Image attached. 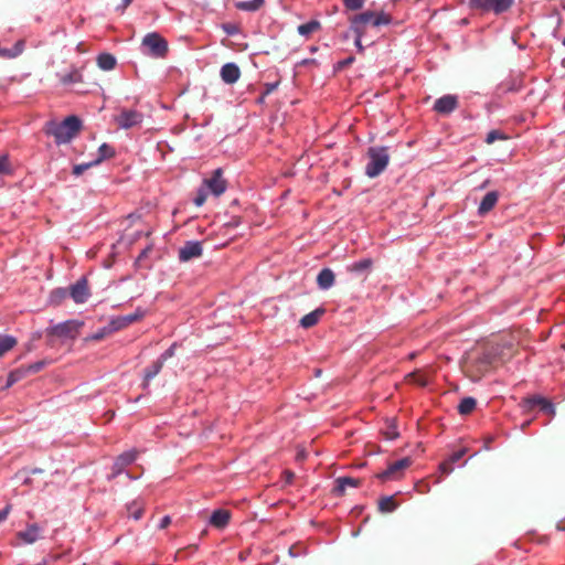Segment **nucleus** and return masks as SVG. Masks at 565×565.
I'll list each match as a JSON object with an SVG mask.
<instances>
[{
    "label": "nucleus",
    "instance_id": "nucleus-1",
    "mask_svg": "<svg viewBox=\"0 0 565 565\" xmlns=\"http://www.w3.org/2000/svg\"><path fill=\"white\" fill-rule=\"evenodd\" d=\"M79 129L81 120L76 116H68L62 122L51 120L45 126V132L53 136L57 145L70 142Z\"/></svg>",
    "mask_w": 565,
    "mask_h": 565
},
{
    "label": "nucleus",
    "instance_id": "nucleus-2",
    "mask_svg": "<svg viewBox=\"0 0 565 565\" xmlns=\"http://www.w3.org/2000/svg\"><path fill=\"white\" fill-rule=\"evenodd\" d=\"M370 161L366 164L365 173L370 178L381 174L388 164L390 156L385 147H372L367 151Z\"/></svg>",
    "mask_w": 565,
    "mask_h": 565
},
{
    "label": "nucleus",
    "instance_id": "nucleus-3",
    "mask_svg": "<svg viewBox=\"0 0 565 565\" xmlns=\"http://www.w3.org/2000/svg\"><path fill=\"white\" fill-rule=\"evenodd\" d=\"M142 52L152 57H163L168 52L167 41L158 33H148L141 43Z\"/></svg>",
    "mask_w": 565,
    "mask_h": 565
},
{
    "label": "nucleus",
    "instance_id": "nucleus-4",
    "mask_svg": "<svg viewBox=\"0 0 565 565\" xmlns=\"http://www.w3.org/2000/svg\"><path fill=\"white\" fill-rule=\"evenodd\" d=\"M514 0H469V7L483 12L500 14L505 12L513 4Z\"/></svg>",
    "mask_w": 565,
    "mask_h": 565
},
{
    "label": "nucleus",
    "instance_id": "nucleus-5",
    "mask_svg": "<svg viewBox=\"0 0 565 565\" xmlns=\"http://www.w3.org/2000/svg\"><path fill=\"white\" fill-rule=\"evenodd\" d=\"M349 22L350 30L354 33V35L363 38L366 32V26L369 24L374 26V11L366 10L354 14L349 18Z\"/></svg>",
    "mask_w": 565,
    "mask_h": 565
},
{
    "label": "nucleus",
    "instance_id": "nucleus-6",
    "mask_svg": "<svg viewBox=\"0 0 565 565\" xmlns=\"http://www.w3.org/2000/svg\"><path fill=\"white\" fill-rule=\"evenodd\" d=\"M82 326L83 322L77 320H67L53 326L49 333L61 339H75Z\"/></svg>",
    "mask_w": 565,
    "mask_h": 565
},
{
    "label": "nucleus",
    "instance_id": "nucleus-7",
    "mask_svg": "<svg viewBox=\"0 0 565 565\" xmlns=\"http://www.w3.org/2000/svg\"><path fill=\"white\" fill-rule=\"evenodd\" d=\"M143 116L141 113L134 109L122 108L115 117V121L121 129H129L137 127L142 122Z\"/></svg>",
    "mask_w": 565,
    "mask_h": 565
},
{
    "label": "nucleus",
    "instance_id": "nucleus-8",
    "mask_svg": "<svg viewBox=\"0 0 565 565\" xmlns=\"http://www.w3.org/2000/svg\"><path fill=\"white\" fill-rule=\"evenodd\" d=\"M412 465L411 458H403L391 463L387 469L379 475L382 480L398 479L405 469Z\"/></svg>",
    "mask_w": 565,
    "mask_h": 565
},
{
    "label": "nucleus",
    "instance_id": "nucleus-9",
    "mask_svg": "<svg viewBox=\"0 0 565 565\" xmlns=\"http://www.w3.org/2000/svg\"><path fill=\"white\" fill-rule=\"evenodd\" d=\"M204 188L216 196L226 190L225 180L222 178V169H216L211 178L204 180Z\"/></svg>",
    "mask_w": 565,
    "mask_h": 565
},
{
    "label": "nucleus",
    "instance_id": "nucleus-10",
    "mask_svg": "<svg viewBox=\"0 0 565 565\" xmlns=\"http://www.w3.org/2000/svg\"><path fill=\"white\" fill-rule=\"evenodd\" d=\"M70 295L76 303H84L89 297V290L85 278L79 279L70 288Z\"/></svg>",
    "mask_w": 565,
    "mask_h": 565
},
{
    "label": "nucleus",
    "instance_id": "nucleus-11",
    "mask_svg": "<svg viewBox=\"0 0 565 565\" xmlns=\"http://www.w3.org/2000/svg\"><path fill=\"white\" fill-rule=\"evenodd\" d=\"M202 245L198 241L186 242L183 247L179 250V258L182 262H188L192 258L199 257L202 255Z\"/></svg>",
    "mask_w": 565,
    "mask_h": 565
},
{
    "label": "nucleus",
    "instance_id": "nucleus-12",
    "mask_svg": "<svg viewBox=\"0 0 565 565\" xmlns=\"http://www.w3.org/2000/svg\"><path fill=\"white\" fill-rule=\"evenodd\" d=\"M142 316V312L139 310L135 313L120 316L117 318H114L109 323V331H118L120 329L126 328L127 326L134 323Z\"/></svg>",
    "mask_w": 565,
    "mask_h": 565
},
{
    "label": "nucleus",
    "instance_id": "nucleus-13",
    "mask_svg": "<svg viewBox=\"0 0 565 565\" xmlns=\"http://www.w3.org/2000/svg\"><path fill=\"white\" fill-rule=\"evenodd\" d=\"M457 97L454 95H445L435 102L434 109L440 114H449L457 107Z\"/></svg>",
    "mask_w": 565,
    "mask_h": 565
},
{
    "label": "nucleus",
    "instance_id": "nucleus-14",
    "mask_svg": "<svg viewBox=\"0 0 565 565\" xmlns=\"http://www.w3.org/2000/svg\"><path fill=\"white\" fill-rule=\"evenodd\" d=\"M241 76L239 67L235 63H227L221 68V78L226 84H234Z\"/></svg>",
    "mask_w": 565,
    "mask_h": 565
},
{
    "label": "nucleus",
    "instance_id": "nucleus-15",
    "mask_svg": "<svg viewBox=\"0 0 565 565\" xmlns=\"http://www.w3.org/2000/svg\"><path fill=\"white\" fill-rule=\"evenodd\" d=\"M18 537L25 544H33L41 537V527L38 524H30L18 533Z\"/></svg>",
    "mask_w": 565,
    "mask_h": 565
},
{
    "label": "nucleus",
    "instance_id": "nucleus-16",
    "mask_svg": "<svg viewBox=\"0 0 565 565\" xmlns=\"http://www.w3.org/2000/svg\"><path fill=\"white\" fill-rule=\"evenodd\" d=\"M499 194L497 191L488 192L480 202V205L478 207L479 215H486L488 212H490L497 204Z\"/></svg>",
    "mask_w": 565,
    "mask_h": 565
},
{
    "label": "nucleus",
    "instance_id": "nucleus-17",
    "mask_svg": "<svg viewBox=\"0 0 565 565\" xmlns=\"http://www.w3.org/2000/svg\"><path fill=\"white\" fill-rule=\"evenodd\" d=\"M317 284L322 290L331 288L334 284V273L330 268H323L318 274Z\"/></svg>",
    "mask_w": 565,
    "mask_h": 565
},
{
    "label": "nucleus",
    "instance_id": "nucleus-18",
    "mask_svg": "<svg viewBox=\"0 0 565 565\" xmlns=\"http://www.w3.org/2000/svg\"><path fill=\"white\" fill-rule=\"evenodd\" d=\"M230 516V512L226 510H215L210 518V523L215 527L222 529L228 523Z\"/></svg>",
    "mask_w": 565,
    "mask_h": 565
},
{
    "label": "nucleus",
    "instance_id": "nucleus-19",
    "mask_svg": "<svg viewBox=\"0 0 565 565\" xmlns=\"http://www.w3.org/2000/svg\"><path fill=\"white\" fill-rule=\"evenodd\" d=\"M324 310L319 308V309H316L311 312H309L308 315L303 316L300 320V326L303 327V328H311L313 327L315 324L318 323L319 319L321 318V316L323 315Z\"/></svg>",
    "mask_w": 565,
    "mask_h": 565
},
{
    "label": "nucleus",
    "instance_id": "nucleus-20",
    "mask_svg": "<svg viewBox=\"0 0 565 565\" xmlns=\"http://www.w3.org/2000/svg\"><path fill=\"white\" fill-rule=\"evenodd\" d=\"M495 360V353L493 349L487 350L482 353V355L478 359V371L486 372L489 366L493 364Z\"/></svg>",
    "mask_w": 565,
    "mask_h": 565
},
{
    "label": "nucleus",
    "instance_id": "nucleus-21",
    "mask_svg": "<svg viewBox=\"0 0 565 565\" xmlns=\"http://www.w3.org/2000/svg\"><path fill=\"white\" fill-rule=\"evenodd\" d=\"M359 484V480L350 477L339 478L337 479V486L334 488V493L337 495H342L345 492L348 487L355 488Z\"/></svg>",
    "mask_w": 565,
    "mask_h": 565
},
{
    "label": "nucleus",
    "instance_id": "nucleus-22",
    "mask_svg": "<svg viewBox=\"0 0 565 565\" xmlns=\"http://www.w3.org/2000/svg\"><path fill=\"white\" fill-rule=\"evenodd\" d=\"M24 50V42L18 41L12 49L0 47V56L6 58H14L19 56Z\"/></svg>",
    "mask_w": 565,
    "mask_h": 565
},
{
    "label": "nucleus",
    "instance_id": "nucleus-23",
    "mask_svg": "<svg viewBox=\"0 0 565 565\" xmlns=\"http://www.w3.org/2000/svg\"><path fill=\"white\" fill-rule=\"evenodd\" d=\"M98 66L104 71H110L116 66V58L111 54L103 53L97 57Z\"/></svg>",
    "mask_w": 565,
    "mask_h": 565
},
{
    "label": "nucleus",
    "instance_id": "nucleus-24",
    "mask_svg": "<svg viewBox=\"0 0 565 565\" xmlns=\"http://www.w3.org/2000/svg\"><path fill=\"white\" fill-rule=\"evenodd\" d=\"M320 29V22L317 20H311L307 23L300 24L298 26V33L305 38H308L313 32Z\"/></svg>",
    "mask_w": 565,
    "mask_h": 565
},
{
    "label": "nucleus",
    "instance_id": "nucleus-25",
    "mask_svg": "<svg viewBox=\"0 0 565 565\" xmlns=\"http://www.w3.org/2000/svg\"><path fill=\"white\" fill-rule=\"evenodd\" d=\"M162 365H163L162 361L157 360L149 367L146 369V371H145V382H143V386L145 387L161 371Z\"/></svg>",
    "mask_w": 565,
    "mask_h": 565
},
{
    "label": "nucleus",
    "instance_id": "nucleus-26",
    "mask_svg": "<svg viewBox=\"0 0 565 565\" xmlns=\"http://www.w3.org/2000/svg\"><path fill=\"white\" fill-rule=\"evenodd\" d=\"M372 266V260L369 258L361 259L348 266V270L355 274L367 271Z\"/></svg>",
    "mask_w": 565,
    "mask_h": 565
},
{
    "label": "nucleus",
    "instance_id": "nucleus-27",
    "mask_svg": "<svg viewBox=\"0 0 565 565\" xmlns=\"http://www.w3.org/2000/svg\"><path fill=\"white\" fill-rule=\"evenodd\" d=\"M264 3V0H249V1H238L235 7L243 11H257Z\"/></svg>",
    "mask_w": 565,
    "mask_h": 565
},
{
    "label": "nucleus",
    "instance_id": "nucleus-28",
    "mask_svg": "<svg viewBox=\"0 0 565 565\" xmlns=\"http://www.w3.org/2000/svg\"><path fill=\"white\" fill-rule=\"evenodd\" d=\"M17 344V339L12 335H3L0 338V358L13 349Z\"/></svg>",
    "mask_w": 565,
    "mask_h": 565
},
{
    "label": "nucleus",
    "instance_id": "nucleus-29",
    "mask_svg": "<svg viewBox=\"0 0 565 565\" xmlns=\"http://www.w3.org/2000/svg\"><path fill=\"white\" fill-rule=\"evenodd\" d=\"M476 405L477 402L473 397H465L458 406V412L461 415H468L475 409Z\"/></svg>",
    "mask_w": 565,
    "mask_h": 565
},
{
    "label": "nucleus",
    "instance_id": "nucleus-30",
    "mask_svg": "<svg viewBox=\"0 0 565 565\" xmlns=\"http://www.w3.org/2000/svg\"><path fill=\"white\" fill-rule=\"evenodd\" d=\"M531 403L533 405H536V406H540L542 411L548 413V414H552L554 415V406L553 404L547 401L546 398L544 397H541V396H534L532 399H531Z\"/></svg>",
    "mask_w": 565,
    "mask_h": 565
},
{
    "label": "nucleus",
    "instance_id": "nucleus-31",
    "mask_svg": "<svg viewBox=\"0 0 565 565\" xmlns=\"http://www.w3.org/2000/svg\"><path fill=\"white\" fill-rule=\"evenodd\" d=\"M531 403L533 405H536V406H540L542 411L548 413V414H552L554 415V406L553 404L547 401L546 398L544 397H541V396H534L532 399H531Z\"/></svg>",
    "mask_w": 565,
    "mask_h": 565
},
{
    "label": "nucleus",
    "instance_id": "nucleus-32",
    "mask_svg": "<svg viewBox=\"0 0 565 565\" xmlns=\"http://www.w3.org/2000/svg\"><path fill=\"white\" fill-rule=\"evenodd\" d=\"M531 403L533 405H536V406H540L542 411L548 413V414H552L554 415V406L553 404L547 401L546 398L544 397H541V396H534L532 399H531Z\"/></svg>",
    "mask_w": 565,
    "mask_h": 565
},
{
    "label": "nucleus",
    "instance_id": "nucleus-33",
    "mask_svg": "<svg viewBox=\"0 0 565 565\" xmlns=\"http://www.w3.org/2000/svg\"><path fill=\"white\" fill-rule=\"evenodd\" d=\"M531 403L533 405H536V406H540L542 411L548 413V414H552L554 415V406L553 404L547 401L546 398L544 397H541V396H534L532 399H531Z\"/></svg>",
    "mask_w": 565,
    "mask_h": 565
},
{
    "label": "nucleus",
    "instance_id": "nucleus-34",
    "mask_svg": "<svg viewBox=\"0 0 565 565\" xmlns=\"http://www.w3.org/2000/svg\"><path fill=\"white\" fill-rule=\"evenodd\" d=\"M25 367L13 370L9 373L6 387L12 386L14 383L19 382L26 375Z\"/></svg>",
    "mask_w": 565,
    "mask_h": 565
},
{
    "label": "nucleus",
    "instance_id": "nucleus-35",
    "mask_svg": "<svg viewBox=\"0 0 565 565\" xmlns=\"http://www.w3.org/2000/svg\"><path fill=\"white\" fill-rule=\"evenodd\" d=\"M114 156V150L110 146H108L107 143H103L99 148H98V158L93 161V164H98L99 162H102L103 160L107 159V158H110Z\"/></svg>",
    "mask_w": 565,
    "mask_h": 565
},
{
    "label": "nucleus",
    "instance_id": "nucleus-36",
    "mask_svg": "<svg viewBox=\"0 0 565 565\" xmlns=\"http://www.w3.org/2000/svg\"><path fill=\"white\" fill-rule=\"evenodd\" d=\"M392 22V17L384 11L375 12L374 11V26L379 28L382 25H388Z\"/></svg>",
    "mask_w": 565,
    "mask_h": 565
},
{
    "label": "nucleus",
    "instance_id": "nucleus-37",
    "mask_svg": "<svg viewBox=\"0 0 565 565\" xmlns=\"http://www.w3.org/2000/svg\"><path fill=\"white\" fill-rule=\"evenodd\" d=\"M60 79L65 85L74 84L82 81V75L77 70H73L67 74L61 75Z\"/></svg>",
    "mask_w": 565,
    "mask_h": 565
},
{
    "label": "nucleus",
    "instance_id": "nucleus-38",
    "mask_svg": "<svg viewBox=\"0 0 565 565\" xmlns=\"http://www.w3.org/2000/svg\"><path fill=\"white\" fill-rule=\"evenodd\" d=\"M136 458H137V451L134 449L126 451L117 457V459H119V463L125 465L126 467L128 465L132 463L136 460Z\"/></svg>",
    "mask_w": 565,
    "mask_h": 565
},
{
    "label": "nucleus",
    "instance_id": "nucleus-39",
    "mask_svg": "<svg viewBox=\"0 0 565 565\" xmlns=\"http://www.w3.org/2000/svg\"><path fill=\"white\" fill-rule=\"evenodd\" d=\"M395 509H396V503H395L393 497H386L380 501V510L382 512H392Z\"/></svg>",
    "mask_w": 565,
    "mask_h": 565
},
{
    "label": "nucleus",
    "instance_id": "nucleus-40",
    "mask_svg": "<svg viewBox=\"0 0 565 565\" xmlns=\"http://www.w3.org/2000/svg\"><path fill=\"white\" fill-rule=\"evenodd\" d=\"M343 4L348 10L356 11L363 8L364 0H343Z\"/></svg>",
    "mask_w": 565,
    "mask_h": 565
},
{
    "label": "nucleus",
    "instance_id": "nucleus-41",
    "mask_svg": "<svg viewBox=\"0 0 565 565\" xmlns=\"http://www.w3.org/2000/svg\"><path fill=\"white\" fill-rule=\"evenodd\" d=\"M128 513L130 518L139 520L142 515V508L139 507L136 502H134L128 507Z\"/></svg>",
    "mask_w": 565,
    "mask_h": 565
},
{
    "label": "nucleus",
    "instance_id": "nucleus-42",
    "mask_svg": "<svg viewBox=\"0 0 565 565\" xmlns=\"http://www.w3.org/2000/svg\"><path fill=\"white\" fill-rule=\"evenodd\" d=\"M207 192H209V191H207L204 186H202V188L198 191V194H196V196L194 198V204H195L196 206H201V205H203V204L205 203L206 198H207Z\"/></svg>",
    "mask_w": 565,
    "mask_h": 565
},
{
    "label": "nucleus",
    "instance_id": "nucleus-43",
    "mask_svg": "<svg viewBox=\"0 0 565 565\" xmlns=\"http://www.w3.org/2000/svg\"><path fill=\"white\" fill-rule=\"evenodd\" d=\"M505 139V136L499 130H491L486 138L487 143H493L497 140Z\"/></svg>",
    "mask_w": 565,
    "mask_h": 565
},
{
    "label": "nucleus",
    "instance_id": "nucleus-44",
    "mask_svg": "<svg viewBox=\"0 0 565 565\" xmlns=\"http://www.w3.org/2000/svg\"><path fill=\"white\" fill-rule=\"evenodd\" d=\"M10 173H11V168L8 162V157H6V156L0 157V177L4 175V174H10Z\"/></svg>",
    "mask_w": 565,
    "mask_h": 565
},
{
    "label": "nucleus",
    "instance_id": "nucleus-45",
    "mask_svg": "<svg viewBox=\"0 0 565 565\" xmlns=\"http://www.w3.org/2000/svg\"><path fill=\"white\" fill-rule=\"evenodd\" d=\"M125 468H126V466L125 465H120L119 463V459H116L115 462H114V466H113V472L109 476V478H115L116 476L120 475L124 471Z\"/></svg>",
    "mask_w": 565,
    "mask_h": 565
},
{
    "label": "nucleus",
    "instance_id": "nucleus-46",
    "mask_svg": "<svg viewBox=\"0 0 565 565\" xmlns=\"http://www.w3.org/2000/svg\"><path fill=\"white\" fill-rule=\"evenodd\" d=\"M44 362L43 361H40V362H35L33 364H30L29 366L25 367L26 370V373H38L39 371H41L44 366Z\"/></svg>",
    "mask_w": 565,
    "mask_h": 565
},
{
    "label": "nucleus",
    "instance_id": "nucleus-47",
    "mask_svg": "<svg viewBox=\"0 0 565 565\" xmlns=\"http://www.w3.org/2000/svg\"><path fill=\"white\" fill-rule=\"evenodd\" d=\"M409 376L413 379L415 383H417L420 386H425L428 384V380L418 373H412L409 374Z\"/></svg>",
    "mask_w": 565,
    "mask_h": 565
},
{
    "label": "nucleus",
    "instance_id": "nucleus-48",
    "mask_svg": "<svg viewBox=\"0 0 565 565\" xmlns=\"http://www.w3.org/2000/svg\"><path fill=\"white\" fill-rule=\"evenodd\" d=\"M452 462L448 459L444 462L440 463L439 466V470L444 473V475H449L454 468H452Z\"/></svg>",
    "mask_w": 565,
    "mask_h": 565
},
{
    "label": "nucleus",
    "instance_id": "nucleus-49",
    "mask_svg": "<svg viewBox=\"0 0 565 565\" xmlns=\"http://www.w3.org/2000/svg\"><path fill=\"white\" fill-rule=\"evenodd\" d=\"M387 439H395L398 436L396 427L393 424H390L387 430L385 431Z\"/></svg>",
    "mask_w": 565,
    "mask_h": 565
},
{
    "label": "nucleus",
    "instance_id": "nucleus-50",
    "mask_svg": "<svg viewBox=\"0 0 565 565\" xmlns=\"http://www.w3.org/2000/svg\"><path fill=\"white\" fill-rule=\"evenodd\" d=\"M92 166H94L93 162L86 163V164L75 166L74 169H73V173L76 174V175H79L81 173H83L84 170H86L87 168H89Z\"/></svg>",
    "mask_w": 565,
    "mask_h": 565
},
{
    "label": "nucleus",
    "instance_id": "nucleus-51",
    "mask_svg": "<svg viewBox=\"0 0 565 565\" xmlns=\"http://www.w3.org/2000/svg\"><path fill=\"white\" fill-rule=\"evenodd\" d=\"M174 354V345L170 347L164 353L161 354V356L158 359L159 361H162V363L171 358Z\"/></svg>",
    "mask_w": 565,
    "mask_h": 565
},
{
    "label": "nucleus",
    "instance_id": "nucleus-52",
    "mask_svg": "<svg viewBox=\"0 0 565 565\" xmlns=\"http://www.w3.org/2000/svg\"><path fill=\"white\" fill-rule=\"evenodd\" d=\"M466 450L465 449H461V450H458L456 452H454L450 457H449V460L455 463L456 461L460 460L463 455H465Z\"/></svg>",
    "mask_w": 565,
    "mask_h": 565
},
{
    "label": "nucleus",
    "instance_id": "nucleus-53",
    "mask_svg": "<svg viewBox=\"0 0 565 565\" xmlns=\"http://www.w3.org/2000/svg\"><path fill=\"white\" fill-rule=\"evenodd\" d=\"M110 332H111V331H109V326H108L107 328L103 329L102 331H99V332L95 333V334L92 337V339H94V340H100V339H103V338H104V335H105V334L110 333Z\"/></svg>",
    "mask_w": 565,
    "mask_h": 565
},
{
    "label": "nucleus",
    "instance_id": "nucleus-54",
    "mask_svg": "<svg viewBox=\"0 0 565 565\" xmlns=\"http://www.w3.org/2000/svg\"><path fill=\"white\" fill-rule=\"evenodd\" d=\"M9 513H10V505H7L2 510H0V523L8 518Z\"/></svg>",
    "mask_w": 565,
    "mask_h": 565
},
{
    "label": "nucleus",
    "instance_id": "nucleus-55",
    "mask_svg": "<svg viewBox=\"0 0 565 565\" xmlns=\"http://www.w3.org/2000/svg\"><path fill=\"white\" fill-rule=\"evenodd\" d=\"M132 2V0H121V4H119L116 10L124 12L125 9Z\"/></svg>",
    "mask_w": 565,
    "mask_h": 565
},
{
    "label": "nucleus",
    "instance_id": "nucleus-56",
    "mask_svg": "<svg viewBox=\"0 0 565 565\" xmlns=\"http://www.w3.org/2000/svg\"><path fill=\"white\" fill-rule=\"evenodd\" d=\"M354 44L358 47L359 52H363L364 47L362 46V38L355 35Z\"/></svg>",
    "mask_w": 565,
    "mask_h": 565
},
{
    "label": "nucleus",
    "instance_id": "nucleus-57",
    "mask_svg": "<svg viewBox=\"0 0 565 565\" xmlns=\"http://www.w3.org/2000/svg\"><path fill=\"white\" fill-rule=\"evenodd\" d=\"M284 476L287 483H290L294 479V473L291 471H285Z\"/></svg>",
    "mask_w": 565,
    "mask_h": 565
},
{
    "label": "nucleus",
    "instance_id": "nucleus-58",
    "mask_svg": "<svg viewBox=\"0 0 565 565\" xmlns=\"http://www.w3.org/2000/svg\"><path fill=\"white\" fill-rule=\"evenodd\" d=\"M171 520L169 516H164L160 522V527L164 529L170 524Z\"/></svg>",
    "mask_w": 565,
    "mask_h": 565
},
{
    "label": "nucleus",
    "instance_id": "nucleus-59",
    "mask_svg": "<svg viewBox=\"0 0 565 565\" xmlns=\"http://www.w3.org/2000/svg\"><path fill=\"white\" fill-rule=\"evenodd\" d=\"M305 457H306V454H305V451H303V450H301V451H299V452L297 454V460H303V459H305Z\"/></svg>",
    "mask_w": 565,
    "mask_h": 565
},
{
    "label": "nucleus",
    "instance_id": "nucleus-60",
    "mask_svg": "<svg viewBox=\"0 0 565 565\" xmlns=\"http://www.w3.org/2000/svg\"><path fill=\"white\" fill-rule=\"evenodd\" d=\"M41 472H42V469H40V468H35V469L31 470V473H33V475L34 473H41Z\"/></svg>",
    "mask_w": 565,
    "mask_h": 565
},
{
    "label": "nucleus",
    "instance_id": "nucleus-61",
    "mask_svg": "<svg viewBox=\"0 0 565 565\" xmlns=\"http://www.w3.org/2000/svg\"><path fill=\"white\" fill-rule=\"evenodd\" d=\"M227 32L228 34H232V28H228Z\"/></svg>",
    "mask_w": 565,
    "mask_h": 565
},
{
    "label": "nucleus",
    "instance_id": "nucleus-62",
    "mask_svg": "<svg viewBox=\"0 0 565 565\" xmlns=\"http://www.w3.org/2000/svg\"><path fill=\"white\" fill-rule=\"evenodd\" d=\"M227 32L228 34H232V28H228Z\"/></svg>",
    "mask_w": 565,
    "mask_h": 565
},
{
    "label": "nucleus",
    "instance_id": "nucleus-63",
    "mask_svg": "<svg viewBox=\"0 0 565 565\" xmlns=\"http://www.w3.org/2000/svg\"><path fill=\"white\" fill-rule=\"evenodd\" d=\"M563 45L565 46V39L563 40Z\"/></svg>",
    "mask_w": 565,
    "mask_h": 565
},
{
    "label": "nucleus",
    "instance_id": "nucleus-64",
    "mask_svg": "<svg viewBox=\"0 0 565 565\" xmlns=\"http://www.w3.org/2000/svg\"><path fill=\"white\" fill-rule=\"evenodd\" d=\"M563 348L565 349V343L563 344Z\"/></svg>",
    "mask_w": 565,
    "mask_h": 565
}]
</instances>
